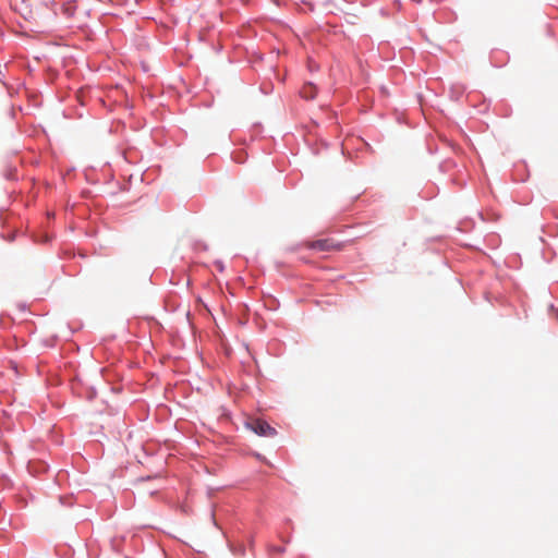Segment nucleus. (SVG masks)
Wrapping results in <instances>:
<instances>
[{"mask_svg": "<svg viewBox=\"0 0 558 558\" xmlns=\"http://www.w3.org/2000/svg\"><path fill=\"white\" fill-rule=\"evenodd\" d=\"M247 426L258 436L274 437L277 430L271 427L266 421L260 418H253L247 423Z\"/></svg>", "mask_w": 558, "mask_h": 558, "instance_id": "nucleus-1", "label": "nucleus"}, {"mask_svg": "<svg viewBox=\"0 0 558 558\" xmlns=\"http://www.w3.org/2000/svg\"><path fill=\"white\" fill-rule=\"evenodd\" d=\"M305 245H306V247H308L311 250L319 251V252H329V251H333V250H339V245L329 239L311 241V242H307Z\"/></svg>", "mask_w": 558, "mask_h": 558, "instance_id": "nucleus-2", "label": "nucleus"}, {"mask_svg": "<svg viewBox=\"0 0 558 558\" xmlns=\"http://www.w3.org/2000/svg\"><path fill=\"white\" fill-rule=\"evenodd\" d=\"M301 95L306 99H313L316 95V87L313 84L308 83L303 86Z\"/></svg>", "mask_w": 558, "mask_h": 558, "instance_id": "nucleus-3", "label": "nucleus"}, {"mask_svg": "<svg viewBox=\"0 0 558 558\" xmlns=\"http://www.w3.org/2000/svg\"><path fill=\"white\" fill-rule=\"evenodd\" d=\"M75 10H76V7L71 2L62 5V12L68 17H72L75 13Z\"/></svg>", "mask_w": 558, "mask_h": 558, "instance_id": "nucleus-4", "label": "nucleus"}]
</instances>
